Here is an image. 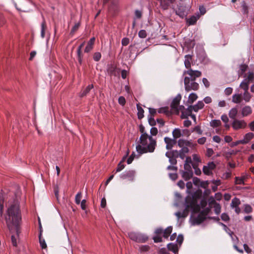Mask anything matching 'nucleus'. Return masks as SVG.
<instances>
[{"mask_svg":"<svg viewBox=\"0 0 254 254\" xmlns=\"http://www.w3.org/2000/svg\"><path fill=\"white\" fill-rule=\"evenodd\" d=\"M5 221L7 227L11 234V242L13 246H17V241L20 233L21 221V213L18 202L14 201L7 208Z\"/></svg>","mask_w":254,"mask_h":254,"instance_id":"1","label":"nucleus"},{"mask_svg":"<svg viewBox=\"0 0 254 254\" xmlns=\"http://www.w3.org/2000/svg\"><path fill=\"white\" fill-rule=\"evenodd\" d=\"M150 135L145 137H139V143L136 146L137 152L140 154L152 153L154 152L156 145V138L155 136L158 133V129L155 127H152L150 130Z\"/></svg>","mask_w":254,"mask_h":254,"instance_id":"2","label":"nucleus"},{"mask_svg":"<svg viewBox=\"0 0 254 254\" xmlns=\"http://www.w3.org/2000/svg\"><path fill=\"white\" fill-rule=\"evenodd\" d=\"M186 209L183 211H179L175 213L176 216L178 219L182 217H186L188 214L189 209L191 208L194 209L195 204L196 200L194 198H191L190 196H188L186 199Z\"/></svg>","mask_w":254,"mask_h":254,"instance_id":"3","label":"nucleus"},{"mask_svg":"<svg viewBox=\"0 0 254 254\" xmlns=\"http://www.w3.org/2000/svg\"><path fill=\"white\" fill-rule=\"evenodd\" d=\"M128 235L131 240L137 242L144 243L148 240L147 236L141 233L130 232Z\"/></svg>","mask_w":254,"mask_h":254,"instance_id":"4","label":"nucleus"},{"mask_svg":"<svg viewBox=\"0 0 254 254\" xmlns=\"http://www.w3.org/2000/svg\"><path fill=\"white\" fill-rule=\"evenodd\" d=\"M31 4V2L28 0H20L18 5L14 3V5L17 10L24 12L29 11L30 10V6Z\"/></svg>","mask_w":254,"mask_h":254,"instance_id":"5","label":"nucleus"},{"mask_svg":"<svg viewBox=\"0 0 254 254\" xmlns=\"http://www.w3.org/2000/svg\"><path fill=\"white\" fill-rule=\"evenodd\" d=\"M194 80H190L189 77H185L184 79V83L185 89L189 91L191 90H197L198 89L199 85L197 83L194 81Z\"/></svg>","mask_w":254,"mask_h":254,"instance_id":"6","label":"nucleus"},{"mask_svg":"<svg viewBox=\"0 0 254 254\" xmlns=\"http://www.w3.org/2000/svg\"><path fill=\"white\" fill-rule=\"evenodd\" d=\"M181 99V96L180 94H179L173 99L171 104V107L172 111L174 112H176L177 114H179L180 110H182L183 109L184 110L185 108L183 106L179 107Z\"/></svg>","mask_w":254,"mask_h":254,"instance_id":"7","label":"nucleus"},{"mask_svg":"<svg viewBox=\"0 0 254 254\" xmlns=\"http://www.w3.org/2000/svg\"><path fill=\"white\" fill-rule=\"evenodd\" d=\"M232 126L234 129L239 130L245 128L247 127V123L244 120L235 119L232 123Z\"/></svg>","mask_w":254,"mask_h":254,"instance_id":"8","label":"nucleus"},{"mask_svg":"<svg viewBox=\"0 0 254 254\" xmlns=\"http://www.w3.org/2000/svg\"><path fill=\"white\" fill-rule=\"evenodd\" d=\"M135 172L133 170L126 171L120 175V178L123 180L128 179L130 181H133Z\"/></svg>","mask_w":254,"mask_h":254,"instance_id":"9","label":"nucleus"},{"mask_svg":"<svg viewBox=\"0 0 254 254\" xmlns=\"http://www.w3.org/2000/svg\"><path fill=\"white\" fill-rule=\"evenodd\" d=\"M178 152L177 150H173L171 152H167L166 153V156L169 158V162L172 165H175L177 163L176 158L178 157V156H176V154H178Z\"/></svg>","mask_w":254,"mask_h":254,"instance_id":"10","label":"nucleus"},{"mask_svg":"<svg viewBox=\"0 0 254 254\" xmlns=\"http://www.w3.org/2000/svg\"><path fill=\"white\" fill-rule=\"evenodd\" d=\"M216 167V165L213 162H209L207 165L203 167V173L207 175H210L212 174V171Z\"/></svg>","mask_w":254,"mask_h":254,"instance_id":"11","label":"nucleus"},{"mask_svg":"<svg viewBox=\"0 0 254 254\" xmlns=\"http://www.w3.org/2000/svg\"><path fill=\"white\" fill-rule=\"evenodd\" d=\"M189 74L192 80H194L196 77L201 76V72L198 70H193L191 69H190L184 72V74Z\"/></svg>","mask_w":254,"mask_h":254,"instance_id":"12","label":"nucleus"},{"mask_svg":"<svg viewBox=\"0 0 254 254\" xmlns=\"http://www.w3.org/2000/svg\"><path fill=\"white\" fill-rule=\"evenodd\" d=\"M204 105L203 102L202 101H198L196 104L192 106H190V108L191 109L192 111H194L195 112H198L199 110L202 109Z\"/></svg>","mask_w":254,"mask_h":254,"instance_id":"13","label":"nucleus"},{"mask_svg":"<svg viewBox=\"0 0 254 254\" xmlns=\"http://www.w3.org/2000/svg\"><path fill=\"white\" fill-rule=\"evenodd\" d=\"M164 141L166 144V148L167 149H172L174 144L176 143V141L174 139H173L168 137L164 138Z\"/></svg>","mask_w":254,"mask_h":254,"instance_id":"14","label":"nucleus"},{"mask_svg":"<svg viewBox=\"0 0 254 254\" xmlns=\"http://www.w3.org/2000/svg\"><path fill=\"white\" fill-rule=\"evenodd\" d=\"M186 171L182 172V177L186 180L187 181L190 179L193 175V173L191 169L186 170Z\"/></svg>","mask_w":254,"mask_h":254,"instance_id":"15","label":"nucleus"},{"mask_svg":"<svg viewBox=\"0 0 254 254\" xmlns=\"http://www.w3.org/2000/svg\"><path fill=\"white\" fill-rule=\"evenodd\" d=\"M254 137V134L252 132H249L246 133L244 136L242 141L243 144H247Z\"/></svg>","mask_w":254,"mask_h":254,"instance_id":"16","label":"nucleus"},{"mask_svg":"<svg viewBox=\"0 0 254 254\" xmlns=\"http://www.w3.org/2000/svg\"><path fill=\"white\" fill-rule=\"evenodd\" d=\"M252 112V110L251 107L249 106H245L242 109V115L243 117L249 116Z\"/></svg>","mask_w":254,"mask_h":254,"instance_id":"17","label":"nucleus"},{"mask_svg":"<svg viewBox=\"0 0 254 254\" xmlns=\"http://www.w3.org/2000/svg\"><path fill=\"white\" fill-rule=\"evenodd\" d=\"M192 110L190 108V106L188 107L187 109L186 110H183L182 111V115L181 118L182 119H187L189 116H190L192 113Z\"/></svg>","mask_w":254,"mask_h":254,"instance_id":"18","label":"nucleus"},{"mask_svg":"<svg viewBox=\"0 0 254 254\" xmlns=\"http://www.w3.org/2000/svg\"><path fill=\"white\" fill-rule=\"evenodd\" d=\"M192 60L191 56L188 55L185 57L184 64L185 67L187 68H190L191 66V62Z\"/></svg>","mask_w":254,"mask_h":254,"instance_id":"19","label":"nucleus"},{"mask_svg":"<svg viewBox=\"0 0 254 254\" xmlns=\"http://www.w3.org/2000/svg\"><path fill=\"white\" fill-rule=\"evenodd\" d=\"M199 17V15L198 14H196V15H193L187 19V22L189 25H193L196 23Z\"/></svg>","mask_w":254,"mask_h":254,"instance_id":"20","label":"nucleus"},{"mask_svg":"<svg viewBox=\"0 0 254 254\" xmlns=\"http://www.w3.org/2000/svg\"><path fill=\"white\" fill-rule=\"evenodd\" d=\"M192 159L190 157H187L186 159L185 163L184 164V168L185 170H189L191 169V165H192Z\"/></svg>","mask_w":254,"mask_h":254,"instance_id":"21","label":"nucleus"},{"mask_svg":"<svg viewBox=\"0 0 254 254\" xmlns=\"http://www.w3.org/2000/svg\"><path fill=\"white\" fill-rule=\"evenodd\" d=\"M192 159L193 161L192 166L194 169H195L198 165V163L200 162V157L195 154L192 155Z\"/></svg>","mask_w":254,"mask_h":254,"instance_id":"22","label":"nucleus"},{"mask_svg":"<svg viewBox=\"0 0 254 254\" xmlns=\"http://www.w3.org/2000/svg\"><path fill=\"white\" fill-rule=\"evenodd\" d=\"M238 114V110L236 108H233L230 110L229 113V116L231 119H236L235 118Z\"/></svg>","mask_w":254,"mask_h":254,"instance_id":"23","label":"nucleus"},{"mask_svg":"<svg viewBox=\"0 0 254 254\" xmlns=\"http://www.w3.org/2000/svg\"><path fill=\"white\" fill-rule=\"evenodd\" d=\"M242 100L241 94H234L232 96V102L235 103H240Z\"/></svg>","mask_w":254,"mask_h":254,"instance_id":"24","label":"nucleus"},{"mask_svg":"<svg viewBox=\"0 0 254 254\" xmlns=\"http://www.w3.org/2000/svg\"><path fill=\"white\" fill-rule=\"evenodd\" d=\"M241 204V201L239 198L237 197H234L232 200L231 203L230 204V206L231 208H234V207L238 206Z\"/></svg>","mask_w":254,"mask_h":254,"instance_id":"25","label":"nucleus"},{"mask_svg":"<svg viewBox=\"0 0 254 254\" xmlns=\"http://www.w3.org/2000/svg\"><path fill=\"white\" fill-rule=\"evenodd\" d=\"M197 95L195 93H192L189 96L188 102L189 104H192L197 99Z\"/></svg>","mask_w":254,"mask_h":254,"instance_id":"26","label":"nucleus"},{"mask_svg":"<svg viewBox=\"0 0 254 254\" xmlns=\"http://www.w3.org/2000/svg\"><path fill=\"white\" fill-rule=\"evenodd\" d=\"M169 250L173 252L176 254L178 252V247L176 244L174 243H170L167 245Z\"/></svg>","mask_w":254,"mask_h":254,"instance_id":"27","label":"nucleus"},{"mask_svg":"<svg viewBox=\"0 0 254 254\" xmlns=\"http://www.w3.org/2000/svg\"><path fill=\"white\" fill-rule=\"evenodd\" d=\"M172 134L173 135L174 139L175 140L179 138L182 135L181 130L179 128H175V129H174Z\"/></svg>","mask_w":254,"mask_h":254,"instance_id":"28","label":"nucleus"},{"mask_svg":"<svg viewBox=\"0 0 254 254\" xmlns=\"http://www.w3.org/2000/svg\"><path fill=\"white\" fill-rule=\"evenodd\" d=\"M137 116L139 119H141L144 117V110L141 107L137 105Z\"/></svg>","mask_w":254,"mask_h":254,"instance_id":"29","label":"nucleus"},{"mask_svg":"<svg viewBox=\"0 0 254 254\" xmlns=\"http://www.w3.org/2000/svg\"><path fill=\"white\" fill-rule=\"evenodd\" d=\"M84 45V42L82 43L78 48L77 49V54L78 57V61L80 64H81L82 62V57H81V49L83 46Z\"/></svg>","mask_w":254,"mask_h":254,"instance_id":"30","label":"nucleus"},{"mask_svg":"<svg viewBox=\"0 0 254 254\" xmlns=\"http://www.w3.org/2000/svg\"><path fill=\"white\" fill-rule=\"evenodd\" d=\"M240 87L242 88L245 91H248L249 89V82L247 79L244 80L241 82Z\"/></svg>","mask_w":254,"mask_h":254,"instance_id":"31","label":"nucleus"},{"mask_svg":"<svg viewBox=\"0 0 254 254\" xmlns=\"http://www.w3.org/2000/svg\"><path fill=\"white\" fill-rule=\"evenodd\" d=\"M172 231V227L169 226L167 227L164 231H163V236L165 238H168L170 234Z\"/></svg>","mask_w":254,"mask_h":254,"instance_id":"32","label":"nucleus"},{"mask_svg":"<svg viewBox=\"0 0 254 254\" xmlns=\"http://www.w3.org/2000/svg\"><path fill=\"white\" fill-rule=\"evenodd\" d=\"M93 88V85L90 84L80 94L81 97H83L85 96L90 91L91 89Z\"/></svg>","mask_w":254,"mask_h":254,"instance_id":"33","label":"nucleus"},{"mask_svg":"<svg viewBox=\"0 0 254 254\" xmlns=\"http://www.w3.org/2000/svg\"><path fill=\"white\" fill-rule=\"evenodd\" d=\"M116 68L114 65H110L107 69L108 73L111 75H116Z\"/></svg>","mask_w":254,"mask_h":254,"instance_id":"34","label":"nucleus"},{"mask_svg":"<svg viewBox=\"0 0 254 254\" xmlns=\"http://www.w3.org/2000/svg\"><path fill=\"white\" fill-rule=\"evenodd\" d=\"M245 179V177L243 176L242 177H235V184L239 185H244V180Z\"/></svg>","mask_w":254,"mask_h":254,"instance_id":"35","label":"nucleus"},{"mask_svg":"<svg viewBox=\"0 0 254 254\" xmlns=\"http://www.w3.org/2000/svg\"><path fill=\"white\" fill-rule=\"evenodd\" d=\"M41 235V232H40V235L39 236V243L42 249H46L47 248V245L44 239H43L42 238Z\"/></svg>","mask_w":254,"mask_h":254,"instance_id":"36","label":"nucleus"},{"mask_svg":"<svg viewBox=\"0 0 254 254\" xmlns=\"http://www.w3.org/2000/svg\"><path fill=\"white\" fill-rule=\"evenodd\" d=\"M139 131L141 133V135L140 137H142V136L145 137V136L149 135L145 131V127L142 125H140L139 126Z\"/></svg>","mask_w":254,"mask_h":254,"instance_id":"37","label":"nucleus"},{"mask_svg":"<svg viewBox=\"0 0 254 254\" xmlns=\"http://www.w3.org/2000/svg\"><path fill=\"white\" fill-rule=\"evenodd\" d=\"M251 98V94L248 92V91H245L243 94V99L247 102L250 101Z\"/></svg>","mask_w":254,"mask_h":254,"instance_id":"38","label":"nucleus"},{"mask_svg":"<svg viewBox=\"0 0 254 254\" xmlns=\"http://www.w3.org/2000/svg\"><path fill=\"white\" fill-rule=\"evenodd\" d=\"M125 158L126 157H124L123 158L122 161L120 162L118 165L117 168L116 170V172H120L125 168V165L122 163V162L125 160Z\"/></svg>","mask_w":254,"mask_h":254,"instance_id":"39","label":"nucleus"},{"mask_svg":"<svg viewBox=\"0 0 254 254\" xmlns=\"http://www.w3.org/2000/svg\"><path fill=\"white\" fill-rule=\"evenodd\" d=\"M210 124L212 127H219L221 125V121L219 120H214L211 121Z\"/></svg>","mask_w":254,"mask_h":254,"instance_id":"40","label":"nucleus"},{"mask_svg":"<svg viewBox=\"0 0 254 254\" xmlns=\"http://www.w3.org/2000/svg\"><path fill=\"white\" fill-rule=\"evenodd\" d=\"M46 28L45 21H44L41 24V36L42 38L45 37V31Z\"/></svg>","mask_w":254,"mask_h":254,"instance_id":"41","label":"nucleus"},{"mask_svg":"<svg viewBox=\"0 0 254 254\" xmlns=\"http://www.w3.org/2000/svg\"><path fill=\"white\" fill-rule=\"evenodd\" d=\"M213 207L216 214H219L221 212V207L219 203H215V205H213Z\"/></svg>","mask_w":254,"mask_h":254,"instance_id":"42","label":"nucleus"},{"mask_svg":"<svg viewBox=\"0 0 254 254\" xmlns=\"http://www.w3.org/2000/svg\"><path fill=\"white\" fill-rule=\"evenodd\" d=\"M178 145L181 147H185V146H187L189 144V142L183 140V139H179L178 142Z\"/></svg>","mask_w":254,"mask_h":254,"instance_id":"43","label":"nucleus"},{"mask_svg":"<svg viewBox=\"0 0 254 254\" xmlns=\"http://www.w3.org/2000/svg\"><path fill=\"white\" fill-rule=\"evenodd\" d=\"M82 197V193L81 192H79L77 193L75 198V201L77 204H79L81 201Z\"/></svg>","mask_w":254,"mask_h":254,"instance_id":"44","label":"nucleus"},{"mask_svg":"<svg viewBox=\"0 0 254 254\" xmlns=\"http://www.w3.org/2000/svg\"><path fill=\"white\" fill-rule=\"evenodd\" d=\"M244 211L246 213H251L253 211L252 207L249 204L244 205Z\"/></svg>","mask_w":254,"mask_h":254,"instance_id":"45","label":"nucleus"},{"mask_svg":"<svg viewBox=\"0 0 254 254\" xmlns=\"http://www.w3.org/2000/svg\"><path fill=\"white\" fill-rule=\"evenodd\" d=\"M148 120L149 125L151 126H154L156 125V121L154 119V117L152 116H148Z\"/></svg>","mask_w":254,"mask_h":254,"instance_id":"46","label":"nucleus"},{"mask_svg":"<svg viewBox=\"0 0 254 254\" xmlns=\"http://www.w3.org/2000/svg\"><path fill=\"white\" fill-rule=\"evenodd\" d=\"M192 131H195L198 134H201L202 133V131L200 129V127L199 126H197L195 127L192 130Z\"/></svg>","mask_w":254,"mask_h":254,"instance_id":"47","label":"nucleus"},{"mask_svg":"<svg viewBox=\"0 0 254 254\" xmlns=\"http://www.w3.org/2000/svg\"><path fill=\"white\" fill-rule=\"evenodd\" d=\"M138 36L141 38H144L147 36L146 32L144 30H141L139 32Z\"/></svg>","mask_w":254,"mask_h":254,"instance_id":"48","label":"nucleus"},{"mask_svg":"<svg viewBox=\"0 0 254 254\" xmlns=\"http://www.w3.org/2000/svg\"><path fill=\"white\" fill-rule=\"evenodd\" d=\"M101 57V54L99 52H97L94 54V56H93V59L94 60V61L97 62L100 60Z\"/></svg>","mask_w":254,"mask_h":254,"instance_id":"49","label":"nucleus"},{"mask_svg":"<svg viewBox=\"0 0 254 254\" xmlns=\"http://www.w3.org/2000/svg\"><path fill=\"white\" fill-rule=\"evenodd\" d=\"M149 114L148 115V116H151L153 117L154 116V115L156 114L157 111L155 109L149 108Z\"/></svg>","mask_w":254,"mask_h":254,"instance_id":"50","label":"nucleus"},{"mask_svg":"<svg viewBox=\"0 0 254 254\" xmlns=\"http://www.w3.org/2000/svg\"><path fill=\"white\" fill-rule=\"evenodd\" d=\"M93 45H91L89 43H87V45L86 47H85V49L84 50V52L85 53H88L92 49H93Z\"/></svg>","mask_w":254,"mask_h":254,"instance_id":"51","label":"nucleus"},{"mask_svg":"<svg viewBox=\"0 0 254 254\" xmlns=\"http://www.w3.org/2000/svg\"><path fill=\"white\" fill-rule=\"evenodd\" d=\"M129 42V40L127 38H124L122 40V44L123 46H127Z\"/></svg>","mask_w":254,"mask_h":254,"instance_id":"52","label":"nucleus"},{"mask_svg":"<svg viewBox=\"0 0 254 254\" xmlns=\"http://www.w3.org/2000/svg\"><path fill=\"white\" fill-rule=\"evenodd\" d=\"M119 103L124 106L126 103V99L123 96H120L118 99Z\"/></svg>","mask_w":254,"mask_h":254,"instance_id":"53","label":"nucleus"},{"mask_svg":"<svg viewBox=\"0 0 254 254\" xmlns=\"http://www.w3.org/2000/svg\"><path fill=\"white\" fill-rule=\"evenodd\" d=\"M233 91V89L231 87L226 88L224 91L225 94L226 95H230Z\"/></svg>","mask_w":254,"mask_h":254,"instance_id":"54","label":"nucleus"},{"mask_svg":"<svg viewBox=\"0 0 254 254\" xmlns=\"http://www.w3.org/2000/svg\"><path fill=\"white\" fill-rule=\"evenodd\" d=\"M221 218L222 220L224 221H227L229 220V216L226 213L222 214V215L221 216Z\"/></svg>","mask_w":254,"mask_h":254,"instance_id":"55","label":"nucleus"},{"mask_svg":"<svg viewBox=\"0 0 254 254\" xmlns=\"http://www.w3.org/2000/svg\"><path fill=\"white\" fill-rule=\"evenodd\" d=\"M208 203L210 206H212L215 205V203H217V202L213 197H211L208 199Z\"/></svg>","mask_w":254,"mask_h":254,"instance_id":"56","label":"nucleus"},{"mask_svg":"<svg viewBox=\"0 0 254 254\" xmlns=\"http://www.w3.org/2000/svg\"><path fill=\"white\" fill-rule=\"evenodd\" d=\"M204 219V217L202 216V215H199L198 217L196 219V224H200V223H201L203 220Z\"/></svg>","mask_w":254,"mask_h":254,"instance_id":"57","label":"nucleus"},{"mask_svg":"<svg viewBox=\"0 0 254 254\" xmlns=\"http://www.w3.org/2000/svg\"><path fill=\"white\" fill-rule=\"evenodd\" d=\"M153 240L155 243L161 242L162 241V238L159 235H157L153 237Z\"/></svg>","mask_w":254,"mask_h":254,"instance_id":"58","label":"nucleus"},{"mask_svg":"<svg viewBox=\"0 0 254 254\" xmlns=\"http://www.w3.org/2000/svg\"><path fill=\"white\" fill-rule=\"evenodd\" d=\"M186 187H187V192H190V190L191 189V188L192 187V183L190 182H188L186 184Z\"/></svg>","mask_w":254,"mask_h":254,"instance_id":"59","label":"nucleus"},{"mask_svg":"<svg viewBox=\"0 0 254 254\" xmlns=\"http://www.w3.org/2000/svg\"><path fill=\"white\" fill-rule=\"evenodd\" d=\"M222 121L225 123H227L229 121V119L226 115H223L221 117Z\"/></svg>","mask_w":254,"mask_h":254,"instance_id":"60","label":"nucleus"},{"mask_svg":"<svg viewBox=\"0 0 254 254\" xmlns=\"http://www.w3.org/2000/svg\"><path fill=\"white\" fill-rule=\"evenodd\" d=\"M169 177L172 180H176L178 178V175L176 173L169 174Z\"/></svg>","mask_w":254,"mask_h":254,"instance_id":"61","label":"nucleus"},{"mask_svg":"<svg viewBox=\"0 0 254 254\" xmlns=\"http://www.w3.org/2000/svg\"><path fill=\"white\" fill-rule=\"evenodd\" d=\"M178 154H176V156H178V157H180L181 159H184L185 157V153L181 152L180 150V151H178Z\"/></svg>","mask_w":254,"mask_h":254,"instance_id":"62","label":"nucleus"},{"mask_svg":"<svg viewBox=\"0 0 254 254\" xmlns=\"http://www.w3.org/2000/svg\"><path fill=\"white\" fill-rule=\"evenodd\" d=\"M206 141V138L202 137L197 140V142L200 144H203Z\"/></svg>","mask_w":254,"mask_h":254,"instance_id":"63","label":"nucleus"},{"mask_svg":"<svg viewBox=\"0 0 254 254\" xmlns=\"http://www.w3.org/2000/svg\"><path fill=\"white\" fill-rule=\"evenodd\" d=\"M248 80L250 81H254V73H250L248 75Z\"/></svg>","mask_w":254,"mask_h":254,"instance_id":"64","label":"nucleus"}]
</instances>
